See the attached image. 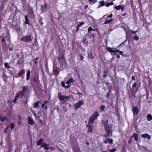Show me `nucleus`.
Returning <instances> with one entry per match:
<instances>
[{
	"label": "nucleus",
	"instance_id": "1",
	"mask_svg": "<svg viewBox=\"0 0 152 152\" xmlns=\"http://www.w3.org/2000/svg\"><path fill=\"white\" fill-rule=\"evenodd\" d=\"M7 34L6 36L3 37H4L2 39V42L3 43L2 48L4 49H7L8 47L6 45V43L5 42L6 41H7L9 43H10V35L8 32H7Z\"/></svg>",
	"mask_w": 152,
	"mask_h": 152
},
{
	"label": "nucleus",
	"instance_id": "2",
	"mask_svg": "<svg viewBox=\"0 0 152 152\" xmlns=\"http://www.w3.org/2000/svg\"><path fill=\"white\" fill-rule=\"evenodd\" d=\"M7 34L6 36L3 37H4L2 39V42L3 43L2 48L4 49H7L8 47L6 45V43L5 42L6 41H7L9 43H10V35L8 32H7Z\"/></svg>",
	"mask_w": 152,
	"mask_h": 152
},
{
	"label": "nucleus",
	"instance_id": "3",
	"mask_svg": "<svg viewBox=\"0 0 152 152\" xmlns=\"http://www.w3.org/2000/svg\"><path fill=\"white\" fill-rule=\"evenodd\" d=\"M84 104V102L82 100H80L78 102L74 105V107L75 110H77L80 108L81 106Z\"/></svg>",
	"mask_w": 152,
	"mask_h": 152
},
{
	"label": "nucleus",
	"instance_id": "4",
	"mask_svg": "<svg viewBox=\"0 0 152 152\" xmlns=\"http://www.w3.org/2000/svg\"><path fill=\"white\" fill-rule=\"evenodd\" d=\"M21 40L26 42L30 41L32 40L31 35H29L28 36H24L21 39Z\"/></svg>",
	"mask_w": 152,
	"mask_h": 152
},
{
	"label": "nucleus",
	"instance_id": "5",
	"mask_svg": "<svg viewBox=\"0 0 152 152\" xmlns=\"http://www.w3.org/2000/svg\"><path fill=\"white\" fill-rule=\"evenodd\" d=\"M58 97L60 101H64L65 100L68 99L69 97L68 96H63L60 93H59L58 94Z\"/></svg>",
	"mask_w": 152,
	"mask_h": 152
},
{
	"label": "nucleus",
	"instance_id": "6",
	"mask_svg": "<svg viewBox=\"0 0 152 152\" xmlns=\"http://www.w3.org/2000/svg\"><path fill=\"white\" fill-rule=\"evenodd\" d=\"M105 129H107L109 128H111L112 126L109 125L108 124V121H102Z\"/></svg>",
	"mask_w": 152,
	"mask_h": 152
},
{
	"label": "nucleus",
	"instance_id": "7",
	"mask_svg": "<svg viewBox=\"0 0 152 152\" xmlns=\"http://www.w3.org/2000/svg\"><path fill=\"white\" fill-rule=\"evenodd\" d=\"M114 8L117 10H121V11H123L124 10V6L121 5L116 6L114 7Z\"/></svg>",
	"mask_w": 152,
	"mask_h": 152
},
{
	"label": "nucleus",
	"instance_id": "8",
	"mask_svg": "<svg viewBox=\"0 0 152 152\" xmlns=\"http://www.w3.org/2000/svg\"><path fill=\"white\" fill-rule=\"evenodd\" d=\"M49 145L47 143L45 142H43L42 143L41 147H44V149L46 150H48L49 149Z\"/></svg>",
	"mask_w": 152,
	"mask_h": 152
},
{
	"label": "nucleus",
	"instance_id": "9",
	"mask_svg": "<svg viewBox=\"0 0 152 152\" xmlns=\"http://www.w3.org/2000/svg\"><path fill=\"white\" fill-rule=\"evenodd\" d=\"M23 88L22 91L19 93H20V95L21 94L22 96H23L24 95V93L26 92V91L28 89V87L26 86H24L23 87Z\"/></svg>",
	"mask_w": 152,
	"mask_h": 152
},
{
	"label": "nucleus",
	"instance_id": "10",
	"mask_svg": "<svg viewBox=\"0 0 152 152\" xmlns=\"http://www.w3.org/2000/svg\"><path fill=\"white\" fill-rule=\"evenodd\" d=\"M133 114L134 115H137L139 112V110L138 109L137 107H134L132 109Z\"/></svg>",
	"mask_w": 152,
	"mask_h": 152
},
{
	"label": "nucleus",
	"instance_id": "11",
	"mask_svg": "<svg viewBox=\"0 0 152 152\" xmlns=\"http://www.w3.org/2000/svg\"><path fill=\"white\" fill-rule=\"evenodd\" d=\"M105 5V2H104V0L100 1L99 2L98 6L97 7V8H100L104 6Z\"/></svg>",
	"mask_w": 152,
	"mask_h": 152
},
{
	"label": "nucleus",
	"instance_id": "12",
	"mask_svg": "<svg viewBox=\"0 0 152 152\" xmlns=\"http://www.w3.org/2000/svg\"><path fill=\"white\" fill-rule=\"evenodd\" d=\"M141 136L143 138H146L149 140H150L151 139V136L147 134H143L141 135Z\"/></svg>",
	"mask_w": 152,
	"mask_h": 152
},
{
	"label": "nucleus",
	"instance_id": "13",
	"mask_svg": "<svg viewBox=\"0 0 152 152\" xmlns=\"http://www.w3.org/2000/svg\"><path fill=\"white\" fill-rule=\"evenodd\" d=\"M106 132V134L108 136L111 135L112 134V132L111 130V128H109L107 129H105Z\"/></svg>",
	"mask_w": 152,
	"mask_h": 152
},
{
	"label": "nucleus",
	"instance_id": "14",
	"mask_svg": "<svg viewBox=\"0 0 152 152\" xmlns=\"http://www.w3.org/2000/svg\"><path fill=\"white\" fill-rule=\"evenodd\" d=\"M49 103L48 102L46 101L44 102V104H43L42 105V106L43 108H44L46 110L48 109V105L47 104Z\"/></svg>",
	"mask_w": 152,
	"mask_h": 152
},
{
	"label": "nucleus",
	"instance_id": "15",
	"mask_svg": "<svg viewBox=\"0 0 152 152\" xmlns=\"http://www.w3.org/2000/svg\"><path fill=\"white\" fill-rule=\"evenodd\" d=\"M99 113L97 112L96 111L91 116L94 118L96 119L99 116Z\"/></svg>",
	"mask_w": 152,
	"mask_h": 152
},
{
	"label": "nucleus",
	"instance_id": "16",
	"mask_svg": "<svg viewBox=\"0 0 152 152\" xmlns=\"http://www.w3.org/2000/svg\"><path fill=\"white\" fill-rule=\"evenodd\" d=\"M45 4L44 5H42L41 6V9L43 11L46 10H47V4L45 1Z\"/></svg>",
	"mask_w": 152,
	"mask_h": 152
},
{
	"label": "nucleus",
	"instance_id": "17",
	"mask_svg": "<svg viewBox=\"0 0 152 152\" xmlns=\"http://www.w3.org/2000/svg\"><path fill=\"white\" fill-rule=\"evenodd\" d=\"M28 123L31 125H32L34 123V121L30 117H28Z\"/></svg>",
	"mask_w": 152,
	"mask_h": 152
},
{
	"label": "nucleus",
	"instance_id": "18",
	"mask_svg": "<svg viewBox=\"0 0 152 152\" xmlns=\"http://www.w3.org/2000/svg\"><path fill=\"white\" fill-rule=\"evenodd\" d=\"M138 134H136L135 133H134L131 138L132 137L134 138L136 141H137L138 140Z\"/></svg>",
	"mask_w": 152,
	"mask_h": 152
},
{
	"label": "nucleus",
	"instance_id": "19",
	"mask_svg": "<svg viewBox=\"0 0 152 152\" xmlns=\"http://www.w3.org/2000/svg\"><path fill=\"white\" fill-rule=\"evenodd\" d=\"M74 81V80H73V79L72 78L68 80L66 82V84H68V85H69L71 83H73Z\"/></svg>",
	"mask_w": 152,
	"mask_h": 152
},
{
	"label": "nucleus",
	"instance_id": "20",
	"mask_svg": "<svg viewBox=\"0 0 152 152\" xmlns=\"http://www.w3.org/2000/svg\"><path fill=\"white\" fill-rule=\"evenodd\" d=\"M95 120V119L92 117V116H91L89 119L88 123L89 124H92L94 123Z\"/></svg>",
	"mask_w": 152,
	"mask_h": 152
},
{
	"label": "nucleus",
	"instance_id": "21",
	"mask_svg": "<svg viewBox=\"0 0 152 152\" xmlns=\"http://www.w3.org/2000/svg\"><path fill=\"white\" fill-rule=\"evenodd\" d=\"M20 95V93H18L16 94V95L15 96L14 99L13 100V102L16 103V100L18 99V97H19Z\"/></svg>",
	"mask_w": 152,
	"mask_h": 152
},
{
	"label": "nucleus",
	"instance_id": "22",
	"mask_svg": "<svg viewBox=\"0 0 152 152\" xmlns=\"http://www.w3.org/2000/svg\"><path fill=\"white\" fill-rule=\"evenodd\" d=\"M30 72H30V70H29V69L28 70V72L26 74V76H27L26 80H28L29 79L30 77Z\"/></svg>",
	"mask_w": 152,
	"mask_h": 152
},
{
	"label": "nucleus",
	"instance_id": "23",
	"mask_svg": "<svg viewBox=\"0 0 152 152\" xmlns=\"http://www.w3.org/2000/svg\"><path fill=\"white\" fill-rule=\"evenodd\" d=\"M114 20L113 19H111L110 20H106L103 23V24H109L110 23V22H111L113 20Z\"/></svg>",
	"mask_w": 152,
	"mask_h": 152
},
{
	"label": "nucleus",
	"instance_id": "24",
	"mask_svg": "<svg viewBox=\"0 0 152 152\" xmlns=\"http://www.w3.org/2000/svg\"><path fill=\"white\" fill-rule=\"evenodd\" d=\"M147 120L148 121H151L152 120V115L150 114H148L147 115Z\"/></svg>",
	"mask_w": 152,
	"mask_h": 152
},
{
	"label": "nucleus",
	"instance_id": "25",
	"mask_svg": "<svg viewBox=\"0 0 152 152\" xmlns=\"http://www.w3.org/2000/svg\"><path fill=\"white\" fill-rule=\"evenodd\" d=\"M40 102V101H37V102L35 103L34 104V108L37 107L39 105V104Z\"/></svg>",
	"mask_w": 152,
	"mask_h": 152
},
{
	"label": "nucleus",
	"instance_id": "26",
	"mask_svg": "<svg viewBox=\"0 0 152 152\" xmlns=\"http://www.w3.org/2000/svg\"><path fill=\"white\" fill-rule=\"evenodd\" d=\"M114 4V3L113 1H112L110 3L106 2L105 6L108 7L109 6L113 5Z\"/></svg>",
	"mask_w": 152,
	"mask_h": 152
},
{
	"label": "nucleus",
	"instance_id": "27",
	"mask_svg": "<svg viewBox=\"0 0 152 152\" xmlns=\"http://www.w3.org/2000/svg\"><path fill=\"white\" fill-rule=\"evenodd\" d=\"M61 83L62 86L64 88H69V87H70V86L69 85L66 86L65 85V84L64 82L63 81H62L61 82Z\"/></svg>",
	"mask_w": 152,
	"mask_h": 152
},
{
	"label": "nucleus",
	"instance_id": "28",
	"mask_svg": "<svg viewBox=\"0 0 152 152\" xmlns=\"http://www.w3.org/2000/svg\"><path fill=\"white\" fill-rule=\"evenodd\" d=\"M7 119L6 116H1L0 118V120L3 122Z\"/></svg>",
	"mask_w": 152,
	"mask_h": 152
},
{
	"label": "nucleus",
	"instance_id": "29",
	"mask_svg": "<svg viewBox=\"0 0 152 152\" xmlns=\"http://www.w3.org/2000/svg\"><path fill=\"white\" fill-rule=\"evenodd\" d=\"M25 19L26 20V21H25V24H28V23H29V20H28V16L27 15H26L25 16Z\"/></svg>",
	"mask_w": 152,
	"mask_h": 152
},
{
	"label": "nucleus",
	"instance_id": "30",
	"mask_svg": "<svg viewBox=\"0 0 152 152\" xmlns=\"http://www.w3.org/2000/svg\"><path fill=\"white\" fill-rule=\"evenodd\" d=\"M97 0H88L90 4H93L96 3Z\"/></svg>",
	"mask_w": 152,
	"mask_h": 152
},
{
	"label": "nucleus",
	"instance_id": "31",
	"mask_svg": "<svg viewBox=\"0 0 152 152\" xmlns=\"http://www.w3.org/2000/svg\"><path fill=\"white\" fill-rule=\"evenodd\" d=\"M43 140L42 139H39L37 141V145H42V142L43 141Z\"/></svg>",
	"mask_w": 152,
	"mask_h": 152
},
{
	"label": "nucleus",
	"instance_id": "32",
	"mask_svg": "<svg viewBox=\"0 0 152 152\" xmlns=\"http://www.w3.org/2000/svg\"><path fill=\"white\" fill-rule=\"evenodd\" d=\"M83 42L86 45H88V42L87 39L86 38H83Z\"/></svg>",
	"mask_w": 152,
	"mask_h": 152
},
{
	"label": "nucleus",
	"instance_id": "33",
	"mask_svg": "<svg viewBox=\"0 0 152 152\" xmlns=\"http://www.w3.org/2000/svg\"><path fill=\"white\" fill-rule=\"evenodd\" d=\"M93 131V128L90 125L89 126L88 129V132H91V133Z\"/></svg>",
	"mask_w": 152,
	"mask_h": 152
},
{
	"label": "nucleus",
	"instance_id": "34",
	"mask_svg": "<svg viewBox=\"0 0 152 152\" xmlns=\"http://www.w3.org/2000/svg\"><path fill=\"white\" fill-rule=\"evenodd\" d=\"M106 49L108 51H110V53H114V50H112L111 48L107 47Z\"/></svg>",
	"mask_w": 152,
	"mask_h": 152
},
{
	"label": "nucleus",
	"instance_id": "35",
	"mask_svg": "<svg viewBox=\"0 0 152 152\" xmlns=\"http://www.w3.org/2000/svg\"><path fill=\"white\" fill-rule=\"evenodd\" d=\"M84 24V23L83 21L81 22L80 23H79L78 26H77L76 27V28H79L81 27L82 25H83Z\"/></svg>",
	"mask_w": 152,
	"mask_h": 152
},
{
	"label": "nucleus",
	"instance_id": "36",
	"mask_svg": "<svg viewBox=\"0 0 152 152\" xmlns=\"http://www.w3.org/2000/svg\"><path fill=\"white\" fill-rule=\"evenodd\" d=\"M5 67L7 69H10V67L9 66V64L7 63H5L4 64Z\"/></svg>",
	"mask_w": 152,
	"mask_h": 152
},
{
	"label": "nucleus",
	"instance_id": "37",
	"mask_svg": "<svg viewBox=\"0 0 152 152\" xmlns=\"http://www.w3.org/2000/svg\"><path fill=\"white\" fill-rule=\"evenodd\" d=\"M139 39V37L137 35H135L134 37V39L136 40H138Z\"/></svg>",
	"mask_w": 152,
	"mask_h": 152
},
{
	"label": "nucleus",
	"instance_id": "38",
	"mask_svg": "<svg viewBox=\"0 0 152 152\" xmlns=\"http://www.w3.org/2000/svg\"><path fill=\"white\" fill-rule=\"evenodd\" d=\"M25 73V72L24 70L21 71L19 73L18 75L20 76Z\"/></svg>",
	"mask_w": 152,
	"mask_h": 152
},
{
	"label": "nucleus",
	"instance_id": "39",
	"mask_svg": "<svg viewBox=\"0 0 152 152\" xmlns=\"http://www.w3.org/2000/svg\"><path fill=\"white\" fill-rule=\"evenodd\" d=\"M129 31L132 34H135L137 32V31H134L132 30H130Z\"/></svg>",
	"mask_w": 152,
	"mask_h": 152
},
{
	"label": "nucleus",
	"instance_id": "40",
	"mask_svg": "<svg viewBox=\"0 0 152 152\" xmlns=\"http://www.w3.org/2000/svg\"><path fill=\"white\" fill-rule=\"evenodd\" d=\"M110 152H115L116 151V149L115 148L112 149H109Z\"/></svg>",
	"mask_w": 152,
	"mask_h": 152
},
{
	"label": "nucleus",
	"instance_id": "41",
	"mask_svg": "<svg viewBox=\"0 0 152 152\" xmlns=\"http://www.w3.org/2000/svg\"><path fill=\"white\" fill-rule=\"evenodd\" d=\"M34 80V82L36 83L38 82H39V79L38 77H36V78H34L33 79Z\"/></svg>",
	"mask_w": 152,
	"mask_h": 152
},
{
	"label": "nucleus",
	"instance_id": "42",
	"mask_svg": "<svg viewBox=\"0 0 152 152\" xmlns=\"http://www.w3.org/2000/svg\"><path fill=\"white\" fill-rule=\"evenodd\" d=\"M88 56L89 58H92L94 59V57L93 56V55L92 54H89L88 55Z\"/></svg>",
	"mask_w": 152,
	"mask_h": 152
},
{
	"label": "nucleus",
	"instance_id": "43",
	"mask_svg": "<svg viewBox=\"0 0 152 152\" xmlns=\"http://www.w3.org/2000/svg\"><path fill=\"white\" fill-rule=\"evenodd\" d=\"M108 141L109 144H112L113 142V140L112 139H108Z\"/></svg>",
	"mask_w": 152,
	"mask_h": 152
},
{
	"label": "nucleus",
	"instance_id": "44",
	"mask_svg": "<svg viewBox=\"0 0 152 152\" xmlns=\"http://www.w3.org/2000/svg\"><path fill=\"white\" fill-rule=\"evenodd\" d=\"M105 107V106L104 105H102L101 106L100 109L101 110L104 111V108Z\"/></svg>",
	"mask_w": 152,
	"mask_h": 152
},
{
	"label": "nucleus",
	"instance_id": "45",
	"mask_svg": "<svg viewBox=\"0 0 152 152\" xmlns=\"http://www.w3.org/2000/svg\"><path fill=\"white\" fill-rule=\"evenodd\" d=\"M137 85V84L136 83H134L133 85L132 86V88L133 89H134V88L136 87Z\"/></svg>",
	"mask_w": 152,
	"mask_h": 152
},
{
	"label": "nucleus",
	"instance_id": "46",
	"mask_svg": "<svg viewBox=\"0 0 152 152\" xmlns=\"http://www.w3.org/2000/svg\"><path fill=\"white\" fill-rule=\"evenodd\" d=\"M10 126L11 127V129H13L14 126H15V125L13 123H12L10 125Z\"/></svg>",
	"mask_w": 152,
	"mask_h": 152
},
{
	"label": "nucleus",
	"instance_id": "47",
	"mask_svg": "<svg viewBox=\"0 0 152 152\" xmlns=\"http://www.w3.org/2000/svg\"><path fill=\"white\" fill-rule=\"evenodd\" d=\"M113 15L112 14H110V15H108L107 18H112L113 17Z\"/></svg>",
	"mask_w": 152,
	"mask_h": 152
},
{
	"label": "nucleus",
	"instance_id": "48",
	"mask_svg": "<svg viewBox=\"0 0 152 152\" xmlns=\"http://www.w3.org/2000/svg\"><path fill=\"white\" fill-rule=\"evenodd\" d=\"M104 73H105L106 74H104L103 75V77H106L107 76V72L106 71H104Z\"/></svg>",
	"mask_w": 152,
	"mask_h": 152
},
{
	"label": "nucleus",
	"instance_id": "49",
	"mask_svg": "<svg viewBox=\"0 0 152 152\" xmlns=\"http://www.w3.org/2000/svg\"><path fill=\"white\" fill-rule=\"evenodd\" d=\"M80 59L81 60L83 61V59H84V57L81 55H80Z\"/></svg>",
	"mask_w": 152,
	"mask_h": 152
},
{
	"label": "nucleus",
	"instance_id": "50",
	"mask_svg": "<svg viewBox=\"0 0 152 152\" xmlns=\"http://www.w3.org/2000/svg\"><path fill=\"white\" fill-rule=\"evenodd\" d=\"M96 30L94 29H88V31L89 32H90L92 31H95Z\"/></svg>",
	"mask_w": 152,
	"mask_h": 152
},
{
	"label": "nucleus",
	"instance_id": "51",
	"mask_svg": "<svg viewBox=\"0 0 152 152\" xmlns=\"http://www.w3.org/2000/svg\"><path fill=\"white\" fill-rule=\"evenodd\" d=\"M114 53H118L119 52V50L118 49L115 50L114 51Z\"/></svg>",
	"mask_w": 152,
	"mask_h": 152
},
{
	"label": "nucleus",
	"instance_id": "52",
	"mask_svg": "<svg viewBox=\"0 0 152 152\" xmlns=\"http://www.w3.org/2000/svg\"><path fill=\"white\" fill-rule=\"evenodd\" d=\"M119 53L120 55H123V51H120V50H119Z\"/></svg>",
	"mask_w": 152,
	"mask_h": 152
},
{
	"label": "nucleus",
	"instance_id": "53",
	"mask_svg": "<svg viewBox=\"0 0 152 152\" xmlns=\"http://www.w3.org/2000/svg\"><path fill=\"white\" fill-rule=\"evenodd\" d=\"M63 110L65 112H66L67 111V109L66 108H65L64 107H63Z\"/></svg>",
	"mask_w": 152,
	"mask_h": 152
},
{
	"label": "nucleus",
	"instance_id": "54",
	"mask_svg": "<svg viewBox=\"0 0 152 152\" xmlns=\"http://www.w3.org/2000/svg\"><path fill=\"white\" fill-rule=\"evenodd\" d=\"M39 22H41V21H42V17H40L39 18Z\"/></svg>",
	"mask_w": 152,
	"mask_h": 152
},
{
	"label": "nucleus",
	"instance_id": "55",
	"mask_svg": "<svg viewBox=\"0 0 152 152\" xmlns=\"http://www.w3.org/2000/svg\"><path fill=\"white\" fill-rule=\"evenodd\" d=\"M55 109H57V111H58L59 110V108L58 107H56L55 108Z\"/></svg>",
	"mask_w": 152,
	"mask_h": 152
},
{
	"label": "nucleus",
	"instance_id": "56",
	"mask_svg": "<svg viewBox=\"0 0 152 152\" xmlns=\"http://www.w3.org/2000/svg\"><path fill=\"white\" fill-rule=\"evenodd\" d=\"M108 139L104 141V143L105 144H107V143Z\"/></svg>",
	"mask_w": 152,
	"mask_h": 152
},
{
	"label": "nucleus",
	"instance_id": "57",
	"mask_svg": "<svg viewBox=\"0 0 152 152\" xmlns=\"http://www.w3.org/2000/svg\"><path fill=\"white\" fill-rule=\"evenodd\" d=\"M127 14L126 13H124V14H121V15L123 16H125Z\"/></svg>",
	"mask_w": 152,
	"mask_h": 152
},
{
	"label": "nucleus",
	"instance_id": "58",
	"mask_svg": "<svg viewBox=\"0 0 152 152\" xmlns=\"http://www.w3.org/2000/svg\"><path fill=\"white\" fill-rule=\"evenodd\" d=\"M103 136H104L105 137H107L108 136V135H107V134L104 135Z\"/></svg>",
	"mask_w": 152,
	"mask_h": 152
},
{
	"label": "nucleus",
	"instance_id": "59",
	"mask_svg": "<svg viewBox=\"0 0 152 152\" xmlns=\"http://www.w3.org/2000/svg\"><path fill=\"white\" fill-rule=\"evenodd\" d=\"M88 5H86L84 7L85 9H86L87 8H88Z\"/></svg>",
	"mask_w": 152,
	"mask_h": 152
},
{
	"label": "nucleus",
	"instance_id": "60",
	"mask_svg": "<svg viewBox=\"0 0 152 152\" xmlns=\"http://www.w3.org/2000/svg\"><path fill=\"white\" fill-rule=\"evenodd\" d=\"M30 13L31 14H33L34 13V11L33 10H31V11L30 12Z\"/></svg>",
	"mask_w": 152,
	"mask_h": 152
},
{
	"label": "nucleus",
	"instance_id": "61",
	"mask_svg": "<svg viewBox=\"0 0 152 152\" xmlns=\"http://www.w3.org/2000/svg\"><path fill=\"white\" fill-rule=\"evenodd\" d=\"M132 80H135V77L134 76H132Z\"/></svg>",
	"mask_w": 152,
	"mask_h": 152
},
{
	"label": "nucleus",
	"instance_id": "62",
	"mask_svg": "<svg viewBox=\"0 0 152 152\" xmlns=\"http://www.w3.org/2000/svg\"><path fill=\"white\" fill-rule=\"evenodd\" d=\"M116 57H117V58H120V56H119L118 54H117V55H116Z\"/></svg>",
	"mask_w": 152,
	"mask_h": 152
},
{
	"label": "nucleus",
	"instance_id": "63",
	"mask_svg": "<svg viewBox=\"0 0 152 152\" xmlns=\"http://www.w3.org/2000/svg\"><path fill=\"white\" fill-rule=\"evenodd\" d=\"M50 149H51V150H55L54 148L53 147H50Z\"/></svg>",
	"mask_w": 152,
	"mask_h": 152
},
{
	"label": "nucleus",
	"instance_id": "64",
	"mask_svg": "<svg viewBox=\"0 0 152 152\" xmlns=\"http://www.w3.org/2000/svg\"><path fill=\"white\" fill-rule=\"evenodd\" d=\"M39 22L40 23V24L42 26L43 25V22H42V21H41V22Z\"/></svg>",
	"mask_w": 152,
	"mask_h": 152
}]
</instances>
